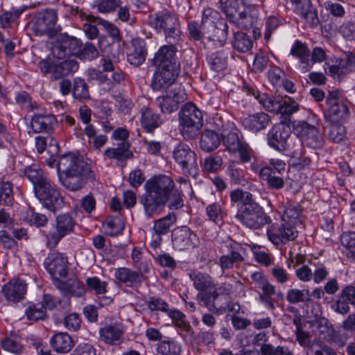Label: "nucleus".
<instances>
[{"mask_svg":"<svg viewBox=\"0 0 355 355\" xmlns=\"http://www.w3.org/2000/svg\"><path fill=\"white\" fill-rule=\"evenodd\" d=\"M56 165L60 180L71 191L81 189L91 173L87 163L71 154L62 155Z\"/></svg>","mask_w":355,"mask_h":355,"instance_id":"nucleus-1","label":"nucleus"},{"mask_svg":"<svg viewBox=\"0 0 355 355\" xmlns=\"http://www.w3.org/2000/svg\"><path fill=\"white\" fill-rule=\"evenodd\" d=\"M301 211L295 207H287L279 223H273L267 230L268 239L275 245L293 241L297 236V227L301 225Z\"/></svg>","mask_w":355,"mask_h":355,"instance_id":"nucleus-2","label":"nucleus"},{"mask_svg":"<svg viewBox=\"0 0 355 355\" xmlns=\"http://www.w3.org/2000/svg\"><path fill=\"white\" fill-rule=\"evenodd\" d=\"M180 131L188 139L197 135L198 130L202 126L201 111L193 103H187L179 113Z\"/></svg>","mask_w":355,"mask_h":355,"instance_id":"nucleus-3","label":"nucleus"},{"mask_svg":"<svg viewBox=\"0 0 355 355\" xmlns=\"http://www.w3.org/2000/svg\"><path fill=\"white\" fill-rule=\"evenodd\" d=\"M236 218L242 223L252 229H258L268 223V218L263 208L254 200L239 207Z\"/></svg>","mask_w":355,"mask_h":355,"instance_id":"nucleus-4","label":"nucleus"},{"mask_svg":"<svg viewBox=\"0 0 355 355\" xmlns=\"http://www.w3.org/2000/svg\"><path fill=\"white\" fill-rule=\"evenodd\" d=\"M329 105L325 119L329 123H343L348 119V106L339 98L338 91L330 92L326 99Z\"/></svg>","mask_w":355,"mask_h":355,"instance_id":"nucleus-5","label":"nucleus"},{"mask_svg":"<svg viewBox=\"0 0 355 355\" xmlns=\"http://www.w3.org/2000/svg\"><path fill=\"white\" fill-rule=\"evenodd\" d=\"M187 100L185 89L180 85H174L165 94L156 98V102L162 112L171 114L176 111L180 103Z\"/></svg>","mask_w":355,"mask_h":355,"instance_id":"nucleus-6","label":"nucleus"},{"mask_svg":"<svg viewBox=\"0 0 355 355\" xmlns=\"http://www.w3.org/2000/svg\"><path fill=\"white\" fill-rule=\"evenodd\" d=\"M35 193L43 206L50 211H54L63 204L60 192L49 180L38 187L35 190Z\"/></svg>","mask_w":355,"mask_h":355,"instance_id":"nucleus-7","label":"nucleus"},{"mask_svg":"<svg viewBox=\"0 0 355 355\" xmlns=\"http://www.w3.org/2000/svg\"><path fill=\"white\" fill-rule=\"evenodd\" d=\"M173 157L184 173H188L193 176L196 175L198 167L196 155L187 145L178 144L173 151Z\"/></svg>","mask_w":355,"mask_h":355,"instance_id":"nucleus-8","label":"nucleus"},{"mask_svg":"<svg viewBox=\"0 0 355 355\" xmlns=\"http://www.w3.org/2000/svg\"><path fill=\"white\" fill-rule=\"evenodd\" d=\"M74 221L69 214H62L57 217L55 229L46 234V244L50 248H55L59 241L73 230Z\"/></svg>","mask_w":355,"mask_h":355,"instance_id":"nucleus-9","label":"nucleus"},{"mask_svg":"<svg viewBox=\"0 0 355 355\" xmlns=\"http://www.w3.org/2000/svg\"><path fill=\"white\" fill-rule=\"evenodd\" d=\"M174 186V182L170 177L158 175L146 182L145 189L167 201Z\"/></svg>","mask_w":355,"mask_h":355,"instance_id":"nucleus-10","label":"nucleus"},{"mask_svg":"<svg viewBox=\"0 0 355 355\" xmlns=\"http://www.w3.org/2000/svg\"><path fill=\"white\" fill-rule=\"evenodd\" d=\"M157 70L154 74L151 87L154 90H160L168 87L173 83L180 71V65L156 66Z\"/></svg>","mask_w":355,"mask_h":355,"instance_id":"nucleus-11","label":"nucleus"},{"mask_svg":"<svg viewBox=\"0 0 355 355\" xmlns=\"http://www.w3.org/2000/svg\"><path fill=\"white\" fill-rule=\"evenodd\" d=\"M295 130L303 144L312 148H319L322 146V136L314 125L302 121L299 123Z\"/></svg>","mask_w":355,"mask_h":355,"instance_id":"nucleus-12","label":"nucleus"},{"mask_svg":"<svg viewBox=\"0 0 355 355\" xmlns=\"http://www.w3.org/2000/svg\"><path fill=\"white\" fill-rule=\"evenodd\" d=\"M172 236L174 247L180 250L193 248L198 242L196 235L187 227L174 230Z\"/></svg>","mask_w":355,"mask_h":355,"instance_id":"nucleus-13","label":"nucleus"},{"mask_svg":"<svg viewBox=\"0 0 355 355\" xmlns=\"http://www.w3.org/2000/svg\"><path fill=\"white\" fill-rule=\"evenodd\" d=\"M44 266L53 277H65L68 272V259L59 252L51 253L46 259Z\"/></svg>","mask_w":355,"mask_h":355,"instance_id":"nucleus-14","label":"nucleus"},{"mask_svg":"<svg viewBox=\"0 0 355 355\" xmlns=\"http://www.w3.org/2000/svg\"><path fill=\"white\" fill-rule=\"evenodd\" d=\"M123 332L121 324H106L99 329V340L107 345H119L123 342Z\"/></svg>","mask_w":355,"mask_h":355,"instance_id":"nucleus-15","label":"nucleus"},{"mask_svg":"<svg viewBox=\"0 0 355 355\" xmlns=\"http://www.w3.org/2000/svg\"><path fill=\"white\" fill-rule=\"evenodd\" d=\"M289 135V125L284 124L281 121L280 124L275 125L269 132L268 144L279 150H283Z\"/></svg>","mask_w":355,"mask_h":355,"instance_id":"nucleus-16","label":"nucleus"},{"mask_svg":"<svg viewBox=\"0 0 355 355\" xmlns=\"http://www.w3.org/2000/svg\"><path fill=\"white\" fill-rule=\"evenodd\" d=\"M139 202L143 205L145 214L150 218L159 214L167 201L146 191V193L141 197Z\"/></svg>","mask_w":355,"mask_h":355,"instance_id":"nucleus-17","label":"nucleus"},{"mask_svg":"<svg viewBox=\"0 0 355 355\" xmlns=\"http://www.w3.org/2000/svg\"><path fill=\"white\" fill-rule=\"evenodd\" d=\"M177 49L172 44L162 46L155 53L153 64L155 66H175L180 65L175 57Z\"/></svg>","mask_w":355,"mask_h":355,"instance_id":"nucleus-18","label":"nucleus"},{"mask_svg":"<svg viewBox=\"0 0 355 355\" xmlns=\"http://www.w3.org/2000/svg\"><path fill=\"white\" fill-rule=\"evenodd\" d=\"M221 298L219 297V295L216 291L215 288L212 290H208V291L200 292L197 295V300L199 301V303L212 312L226 309L225 306H223L220 302Z\"/></svg>","mask_w":355,"mask_h":355,"instance_id":"nucleus-19","label":"nucleus"},{"mask_svg":"<svg viewBox=\"0 0 355 355\" xmlns=\"http://www.w3.org/2000/svg\"><path fill=\"white\" fill-rule=\"evenodd\" d=\"M2 291L7 300L19 302L26 293V285L20 279H14L6 284L3 287Z\"/></svg>","mask_w":355,"mask_h":355,"instance_id":"nucleus-20","label":"nucleus"},{"mask_svg":"<svg viewBox=\"0 0 355 355\" xmlns=\"http://www.w3.org/2000/svg\"><path fill=\"white\" fill-rule=\"evenodd\" d=\"M293 6L296 14L306 22H314L318 19L317 12L312 6L311 0H287Z\"/></svg>","mask_w":355,"mask_h":355,"instance_id":"nucleus-21","label":"nucleus"},{"mask_svg":"<svg viewBox=\"0 0 355 355\" xmlns=\"http://www.w3.org/2000/svg\"><path fill=\"white\" fill-rule=\"evenodd\" d=\"M245 88L248 94L254 96L257 99H259V103L263 105L267 111L279 114V109L282 107L281 103L282 98L272 96H268L265 94H261L259 92H257V94H256L255 91L248 86H246Z\"/></svg>","mask_w":355,"mask_h":355,"instance_id":"nucleus-22","label":"nucleus"},{"mask_svg":"<svg viewBox=\"0 0 355 355\" xmlns=\"http://www.w3.org/2000/svg\"><path fill=\"white\" fill-rule=\"evenodd\" d=\"M146 55L145 42L139 38L133 39L128 53V59L130 63L135 66H139L144 62Z\"/></svg>","mask_w":355,"mask_h":355,"instance_id":"nucleus-23","label":"nucleus"},{"mask_svg":"<svg viewBox=\"0 0 355 355\" xmlns=\"http://www.w3.org/2000/svg\"><path fill=\"white\" fill-rule=\"evenodd\" d=\"M53 282L55 287L64 295L81 296L85 293L83 284L76 279H69L67 282H62L55 277Z\"/></svg>","mask_w":355,"mask_h":355,"instance_id":"nucleus-24","label":"nucleus"},{"mask_svg":"<svg viewBox=\"0 0 355 355\" xmlns=\"http://www.w3.org/2000/svg\"><path fill=\"white\" fill-rule=\"evenodd\" d=\"M318 312H320L319 310L315 314V319L311 322L313 332L321 339L329 341L334 329L326 318H318Z\"/></svg>","mask_w":355,"mask_h":355,"instance_id":"nucleus-25","label":"nucleus"},{"mask_svg":"<svg viewBox=\"0 0 355 355\" xmlns=\"http://www.w3.org/2000/svg\"><path fill=\"white\" fill-rule=\"evenodd\" d=\"M56 123L55 119L51 114H37L32 119L31 128L35 132H49L53 130Z\"/></svg>","mask_w":355,"mask_h":355,"instance_id":"nucleus-26","label":"nucleus"},{"mask_svg":"<svg viewBox=\"0 0 355 355\" xmlns=\"http://www.w3.org/2000/svg\"><path fill=\"white\" fill-rule=\"evenodd\" d=\"M244 6L245 4H240L238 0H221L220 3L221 10L230 22L238 20Z\"/></svg>","mask_w":355,"mask_h":355,"instance_id":"nucleus-27","label":"nucleus"},{"mask_svg":"<svg viewBox=\"0 0 355 355\" xmlns=\"http://www.w3.org/2000/svg\"><path fill=\"white\" fill-rule=\"evenodd\" d=\"M141 123L147 132H150L162 123V120L159 115L155 114L152 110L144 107L141 109Z\"/></svg>","mask_w":355,"mask_h":355,"instance_id":"nucleus-28","label":"nucleus"},{"mask_svg":"<svg viewBox=\"0 0 355 355\" xmlns=\"http://www.w3.org/2000/svg\"><path fill=\"white\" fill-rule=\"evenodd\" d=\"M51 345L57 352L67 353L73 348L74 343L67 334L58 333L51 339Z\"/></svg>","mask_w":355,"mask_h":355,"instance_id":"nucleus-29","label":"nucleus"},{"mask_svg":"<svg viewBox=\"0 0 355 355\" xmlns=\"http://www.w3.org/2000/svg\"><path fill=\"white\" fill-rule=\"evenodd\" d=\"M268 122V115L263 112H261L250 115L244 119L243 123L245 126L250 130L257 132L265 128Z\"/></svg>","mask_w":355,"mask_h":355,"instance_id":"nucleus-30","label":"nucleus"},{"mask_svg":"<svg viewBox=\"0 0 355 355\" xmlns=\"http://www.w3.org/2000/svg\"><path fill=\"white\" fill-rule=\"evenodd\" d=\"M282 107L279 114H281V121L284 124H290V116L299 110V104L291 98L282 99Z\"/></svg>","mask_w":355,"mask_h":355,"instance_id":"nucleus-31","label":"nucleus"},{"mask_svg":"<svg viewBox=\"0 0 355 355\" xmlns=\"http://www.w3.org/2000/svg\"><path fill=\"white\" fill-rule=\"evenodd\" d=\"M115 277L129 285H137L141 283V277L138 272L126 268H120L115 270Z\"/></svg>","mask_w":355,"mask_h":355,"instance_id":"nucleus-32","label":"nucleus"},{"mask_svg":"<svg viewBox=\"0 0 355 355\" xmlns=\"http://www.w3.org/2000/svg\"><path fill=\"white\" fill-rule=\"evenodd\" d=\"M129 148L130 145L127 141H121L117 148L107 149L105 151V155L111 159L124 160L132 156Z\"/></svg>","mask_w":355,"mask_h":355,"instance_id":"nucleus-33","label":"nucleus"},{"mask_svg":"<svg viewBox=\"0 0 355 355\" xmlns=\"http://www.w3.org/2000/svg\"><path fill=\"white\" fill-rule=\"evenodd\" d=\"M220 140L218 134L209 130H205L201 136L200 148L207 152L215 150L220 144Z\"/></svg>","mask_w":355,"mask_h":355,"instance_id":"nucleus-34","label":"nucleus"},{"mask_svg":"<svg viewBox=\"0 0 355 355\" xmlns=\"http://www.w3.org/2000/svg\"><path fill=\"white\" fill-rule=\"evenodd\" d=\"M291 53L293 56L298 58L302 64H304L303 67L304 71H308L310 69L309 51L305 44L300 41H296L291 50Z\"/></svg>","mask_w":355,"mask_h":355,"instance_id":"nucleus-35","label":"nucleus"},{"mask_svg":"<svg viewBox=\"0 0 355 355\" xmlns=\"http://www.w3.org/2000/svg\"><path fill=\"white\" fill-rule=\"evenodd\" d=\"M190 277L194 287L200 292H205L214 288V284L211 277L207 274L197 273L190 275Z\"/></svg>","mask_w":355,"mask_h":355,"instance_id":"nucleus-36","label":"nucleus"},{"mask_svg":"<svg viewBox=\"0 0 355 355\" xmlns=\"http://www.w3.org/2000/svg\"><path fill=\"white\" fill-rule=\"evenodd\" d=\"M326 128L329 140L340 143L346 137V129L343 123H329Z\"/></svg>","mask_w":355,"mask_h":355,"instance_id":"nucleus-37","label":"nucleus"},{"mask_svg":"<svg viewBox=\"0 0 355 355\" xmlns=\"http://www.w3.org/2000/svg\"><path fill=\"white\" fill-rule=\"evenodd\" d=\"M25 175L33 183L34 190L40 187L44 182L49 180L44 176L43 172L37 166L33 165L26 168L24 171Z\"/></svg>","mask_w":355,"mask_h":355,"instance_id":"nucleus-38","label":"nucleus"},{"mask_svg":"<svg viewBox=\"0 0 355 355\" xmlns=\"http://www.w3.org/2000/svg\"><path fill=\"white\" fill-rule=\"evenodd\" d=\"M33 31L36 36H48L53 37L60 31L59 26L55 24H34Z\"/></svg>","mask_w":355,"mask_h":355,"instance_id":"nucleus-39","label":"nucleus"},{"mask_svg":"<svg viewBox=\"0 0 355 355\" xmlns=\"http://www.w3.org/2000/svg\"><path fill=\"white\" fill-rule=\"evenodd\" d=\"M78 69V64L74 60H67L57 64L56 69L54 71L55 73V79H59L70 73H74Z\"/></svg>","mask_w":355,"mask_h":355,"instance_id":"nucleus-40","label":"nucleus"},{"mask_svg":"<svg viewBox=\"0 0 355 355\" xmlns=\"http://www.w3.org/2000/svg\"><path fill=\"white\" fill-rule=\"evenodd\" d=\"M233 46L235 49L240 52H247L252 48V41L247 34L243 32H237L234 35Z\"/></svg>","mask_w":355,"mask_h":355,"instance_id":"nucleus-41","label":"nucleus"},{"mask_svg":"<svg viewBox=\"0 0 355 355\" xmlns=\"http://www.w3.org/2000/svg\"><path fill=\"white\" fill-rule=\"evenodd\" d=\"M241 250L237 251H232L230 254L223 255L220 257L219 263L221 268L224 270L225 269L232 268L234 263L242 262L243 257L241 254Z\"/></svg>","mask_w":355,"mask_h":355,"instance_id":"nucleus-42","label":"nucleus"},{"mask_svg":"<svg viewBox=\"0 0 355 355\" xmlns=\"http://www.w3.org/2000/svg\"><path fill=\"white\" fill-rule=\"evenodd\" d=\"M175 220V216L169 214L155 222L153 230L156 236L165 234Z\"/></svg>","mask_w":355,"mask_h":355,"instance_id":"nucleus-43","label":"nucleus"},{"mask_svg":"<svg viewBox=\"0 0 355 355\" xmlns=\"http://www.w3.org/2000/svg\"><path fill=\"white\" fill-rule=\"evenodd\" d=\"M310 293L307 289H291L286 295V300L292 304L304 302L309 300Z\"/></svg>","mask_w":355,"mask_h":355,"instance_id":"nucleus-44","label":"nucleus"},{"mask_svg":"<svg viewBox=\"0 0 355 355\" xmlns=\"http://www.w3.org/2000/svg\"><path fill=\"white\" fill-rule=\"evenodd\" d=\"M12 185L8 182H0V205H11L13 202Z\"/></svg>","mask_w":355,"mask_h":355,"instance_id":"nucleus-45","label":"nucleus"},{"mask_svg":"<svg viewBox=\"0 0 355 355\" xmlns=\"http://www.w3.org/2000/svg\"><path fill=\"white\" fill-rule=\"evenodd\" d=\"M26 314L30 320H43L46 316V309L43 304L31 305L26 309Z\"/></svg>","mask_w":355,"mask_h":355,"instance_id":"nucleus-46","label":"nucleus"},{"mask_svg":"<svg viewBox=\"0 0 355 355\" xmlns=\"http://www.w3.org/2000/svg\"><path fill=\"white\" fill-rule=\"evenodd\" d=\"M73 94L74 98L78 99H87L89 98L88 87L84 80L78 78L74 80Z\"/></svg>","mask_w":355,"mask_h":355,"instance_id":"nucleus-47","label":"nucleus"},{"mask_svg":"<svg viewBox=\"0 0 355 355\" xmlns=\"http://www.w3.org/2000/svg\"><path fill=\"white\" fill-rule=\"evenodd\" d=\"M261 355H293L287 347L277 346L275 347L270 344H264L260 348Z\"/></svg>","mask_w":355,"mask_h":355,"instance_id":"nucleus-48","label":"nucleus"},{"mask_svg":"<svg viewBox=\"0 0 355 355\" xmlns=\"http://www.w3.org/2000/svg\"><path fill=\"white\" fill-rule=\"evenodd\" d=\"M62 36L65 42L64 44L68 50V53L79 57L82 50V44L80 40L67 35H62Z\"/></svg>","mask_w":355,"mask_h":355,"instance_id":"nucleus-49","label":"nucleus"},{"mask_svg":"<svg viewBox=\"0 0 355 355\" xmlns=\"http://www.w3.org/2000/svg\"><path fill=\"white\" fill-rule=\"evenodd\" d=\"M120 0H94L93 7L101 12H110L119 6Z\"/></svg>","mask_w":355,"mask_h":355,"instance_id":"nucleus-50","label":"nucleus"},{"mask_svg":"<svg viewBox=\"0 0 355 355\" xmlns=\"http://www.w3.org/2000/svg\"><path fill=\"white\" fill-rule=\"evenodd\" d=\"M296 327L295 334L297 340L302 346H306L309 343V335L303 330L301 318L295 316L293 320Z\"/></svg>","mask_w":355,"mask_h":355,"instance_id":"nucleus-51","label":"nucleus"},{"mask_svg":"<svg viewBox=\"0 0 355 355\" xmlns=\"http://www.w3.org/2000/svg\"><path fill=\"white\" fill-rule=\"evenodd\" d=\"M223 144L230 151L236 152L241 150L240 141L237 134L235 132H230L226 135H224Z\"/></svg>","mask_w":355,"mask_h":355,"instance_id":"nucleus-52","label":"nucleus"},{"mask_svg":"<svg viewBox=\"0 0 355 355\" xmlns=\"http://www.w3.org/2000/svg\"><path fill=\"white\" fill-rule=\"evenodd\" d=\"M34 19L35 22H56L58 14L54 9H44L39 11Z\"/></svg>","mask_w":355,"mask_h":355,"instance_id":"nucleus-53","label":"nucleus"},{"mask_svg":"<svg viewBox=\"0 0 355 355\" xmlns=\"http://www.w3.org/2000/svg\"><path fill=\"white\" fill-rule=\"evenodd\" d=\"M157 351L163 355H178L180 347L173 342L162 341L158 345Z\"/></svg>","mask_w":355,"mask_h":355,"instance_id":"nucleus-54","label":"nucleus"},{"mask_svg":"<svg viewBox=\"0 0 355 355\" xmlns=\"http://www.w3.org/2000/svg\"><path fill=\"white\" fill-rule=\"evenodd\" d=\"M65 42L63 36L60 35L58 39L55 42L52 48L51 52L55 58L62 59L66 55H69L67 46H65Z\"/></svg>","mask_w":355,"mask_h":355,"instance_id":"nucleus-55","label":"nucleus"},{"mask_svg":"<svg viewBox=\"0 0 355 355\" xmlns=\"http://www.w3.org/2000/svg\"><path fill=\"white\" fill-rule=\"evenodd\" d=\"M231 200L234 202H239L240 205H246L253 200L252 195L247 191L241 189H236L230 193Z\"/></svg>","mask_w":355,"mask_h":355,"instance_id":"nucleus-56","label":"nucleus"},{"mask_svg":"<svg viewBox=\"0 0 355 355\" xmlns=\"http://www.w3.org/2000/svg\"><path fill=\"white\" fill-rule=\"evenodd\" d=\"M159 26L160 29H164L166 38L169 42L178 40L180 31L175 24H160Z\"/></svg>","mask_w":355,"mask_h":355,"instance_id":"nucleus-57","label":"nucleus"},{"mask_svg":"<svg viewBox=\"0 0 355 355\" xmlns=\"http://www.w3.org/2000/svg\"><path fill=\"white\" fill-rule=\"evenodd\" d=\"M24 220L37 227L44 226L48 220L46 216L35 213L33 210L27 211Z\"/></svg>","mask_w":355,"mask_h":355,"instance_id":"nucleus-58","label":"nucleus"},{"mask_svg":"<svg viewBox=\"0 0 355 355\" xmlns=\"http://www.w3.org/2000/svg\"><path fill=\"white\" fill-rule=\"evenodd\" d=\"M88 288L96 294H105L107 292V283L101 282L98 277H88L86 280Z\"/></svg>","mask_w":355,"mask_h":355,"instance_id":"nucleus-59","label":"nucleus"},{"mask_svg":"<svg viewBox=\"0 0 355 355\" xmlns=\"http://www.w3.org/2000/svg\"><path fill=\"white\" fill-rule=\"evenodd\" d=\"M259 12L257 8L248 7L245 5L242 12L238 18L239 19L245 20L247 22H255L258 20Z\"/></svg>","mask_w":355,"mask_h":355,"instance_id":"nucleus-60","label":"nucleus"},{"mask_svg":"<svg viewBox=\"0 0 355 355\" xmlns=\"http://www.w3.org/2000/svg\"><path fill=\"white\" fill-rule=\"evenodd\" d=\"M1 345L4 350L12 353L19 354L22 352V346L10 338H6L2 340Z\"/></svg>","mask_w":355,"mask_h":355,"instance_id":"nucleus-61","label":"nucleus"},{"mask_svg":"<svg viewBox=\"0 0 355 355\" xmlns=\"http://www.w3.org/2000/svg\"><path fill=\"white\" fill-rule=\"evenodd\" d=\"M227 35V24H216L212 31L213 40L223 42L225 41Z\"/></svg>","mask_w":355,"mask_h":355,"instance_id":"nucleus-62","label":"nucleus"},{"mask_svg":"<svg viewBox=\"0 0 355 355\" xmlns=\"http://www.w3.org/2000/svg\"><path fill=\"white\" fill-rule=\"evenodd\" d=\"M39 67H40L41 72L43 74L46 75L47 73H51V79L56 80L55 79V73L54 72L57 67L56 63H55L53 62L49 61L47 60H42L39 62Z\"/></svg>","mask_w":355,"mask_h":355,"instance_id":"nucleus-63","label":"nucleus"},{"mask_svg":"<svg viewBox=\"0 0 355 355\" xmlns=\"http://www.w3.org/2000/svg\"><path fill=\"white\" fill-rule=\"evenodd\" d=\"M341 243L346 248L352 252L355 253V233H344L341 236Z\"/></svg>","mask_w":355,"mask_h":355,"instance_id":"nucleus-64","label":"nucleus"}]
</instances>
